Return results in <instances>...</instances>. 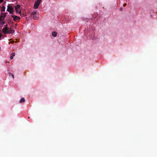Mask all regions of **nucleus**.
<instances>
[{"mask_svg":"<svg viewBox=\"0 0 157 157\" xmlns=\"http://www.w3.org/2000/svg\"><path fill=\"white\" fill-rule=\"evenodd\" d=\"M41 0H37L34 3V8L35 9H37L38 8L40 4Z\"/></svg>","mask_w":157,"mask_h":157,"instance_id":"1","label":"nucleus"},{"mask_svg":"<svg viewBox=\"0 0 157 157\" xmlns=\"http://www.w3.org/2000/svg\"><path fill=\"white\" fill-rule=\"evenodd\" d=\"M7 10L9 12L10 14H12L14 11L13 8L12 6H8Z\"/></svg>","mask_w":157,"mask_h":157,"instance_id":"2","label":"nucleus"},{"mask_svg":"<svg viewBox=\"0 0 157 157\" xmlns=\"http://www.w3.org/2000/svg\"><path fill=\"white\" fill-rule=\"evenodd\" d=\"M20 7V6L19 5H17L15 6V8L16 11V12L17 13H21V11L20 10H19Z\"/></svg>","mask_w":157,"mask_h":157,"instance_id":"3","label":"nucleus"},{"mask_svg":"<svg viewBox=\"0 0 157 157\" xmlns=\"http://www.w3.org/2000/svg\"><path fill=\"white\" fill-rule=\"evenodd\" d=\"M11 17L13 18V20L14 21H17V20H18L20 19V17L15 15H13Z\"/></svg>","mask_w":157,"mask_h":157,"instance_id":"4","label":"nucleus"},{"mask_svg":"<svg viewBox=\"0 0 157 157\" xmlns=\"http://www.w3.org/2000/svg\"><path fill=\"white\" fill-rule=\"evenodd\" d=\"M2 32L5 34L8 33V28L6 26L3 28L2 29Z\"/></svg>","mask_w":157,"mask_h":157,"instance_id":"5","label":"nucleus"},{"mask_svg":"<svg viewBox=\"0 0 157 157\" xmlns=\"http://www.w3.org/2000/svg\"><path fill=\"white\" fill-rule=\"evenodd\" d=\"M25 101V99L24 98H21L19 101V102L20 103L22 102H24Z\"/></svg>","mask_w":157,"mask_h":157,"instance_id":"6","label":"nucleus"},{"mask_svg":"<svg viewBox=\"0 0 157 157\" xmlns=\"http://www.w3.org/2000/svg\"><path fill=\"white\" fill-rule=\"evenodd\" d=\"M52 35L54 37H56L57 35V33L55 32H53L52 33Z\"/></svg>","mask_w":157,"mask_h":157,"instance_id":"7","label":"nucleus"},{"mask_svg":"<svg viewBox=\"0 0 157 157\" xmlns=\"http://www.w3.org/2000/svg\"><path fill=\"white\" fill-rule=\"evenodd\" d=\"M14 32V30H13V29H10V33L12 34Z\"/></svg>","mask_w":157,"mask_h":157,"instance_id":"8","label":"nucleus"},{"mask_svg":"<svg viewBox=\"0 0 157 157\" xmlns=\"http://www.w3.org/2000/svg\"><path fill=\"white\" fill-rule=\"evenodd\" d=\"M36 11H34L32 12L31 13V15H34V14H36Z\"/></svg>","mask_w":157,"mask_h":157,"instance_id":"9","label":"nucleus"},{"mask_svg":"<svg viewBox=\"0 0 157 157\" xmlns=\"http://www.w3.org/2000/svg\"><path fill=\"white\" fill-rule=\"evenodd\" d=\"M5 8L4 6H3V7L2 8L1 11L2 12H4L5 11Z\"/></svg>","mask_w":157,"mask_h":157,"instance_id":"10","label":"nucleus"},{"mask_svg":"<svg viewBox=\"0 0 157 157\" xmlns=\"http://www.w3.org/2000/svg\"><path fill=\"white\" fill-rule=\"evenodd\" d=\"M10 76L11 75L13 77V78H14V76L13 74H11V73H9Z\"/></svg>","mask_w":157,"mask_h":157,"instance_id":"11","label":"nucleus"},{"mask_svg":"<svg viewBox=\"0 0 157 157\" xmlns=\"http://www.w3.org/2000/svg\"><path fill=\"white\" fill-rule=\"evenodd\" d=\"M13 56H11L10 57V59H13Z\"/></svg>","mask_w":157,"mask_h":157,"instance_id":"12","label":"nucleus"},{"mask_svg":"<svg viewBox=\"0 0 157 157\" xmlns=\"http://www.w3.org/2000/svg\"><path fill=\"white\" fill-rule=\"evenodd\" d=\"M126 5H127V4H126V3H124V4H123V6H124V7H125V6H126Z\"/></svg>","mask_w":157,"mask_h":157,"instance_id":"13","label":"nucleus"},{"mask_svg":"<svg viewBox=\"0 0 157 157\" xmlns=\"http://www.w3.org/2000/svg\"><path fill=\"white\" fill-rule=\"evenodd\" d=\"M15 53H13L11 54V55L12 56H15Z\"/></svg>","mask_w":157,"mask_h":157,"instance_id":"14","label":"nucleus"},{"mask_svg":"<svg viewBox=\"0 0 157 157\" xmlns=\"http://www.w3.org/2000/svg\"><path fill=\"white\" fill-rule=\"evenodd\" d=\"M123 10V8H121L120 9V10L121 11H122V10Z\"/></svg>","mask_w":157,"mask_h":157,"instance_id":"15","label":"nucleus"},{"mask_svg":"<svg viewBox=\"0 0 157 157\" xmlns=\"http://www.w3.org/2000/svg\"><path fill=\"white\" fill-rule=\"evenodd\" d=\"M2 0H0V3L2 2Z\"/></svg>","mask_w":157,"mask_h":157,"instance_id":"16","label":"nucleus"},{"mask_svg":"<svg viewBox=\"0 0 157 157\" xmlns=\"http://www.w3.org/2000/svg\"><path fill=\"white\" fill-rule=\"evenodd\" d=\"M2 36L1 35H0V38Z\"/></svg>","mask_w":157,"mask_h":157,"instance_id":"17","label":"nucleus"},{"mask_svg":"<svg viewBox=\"0 0 157 157\" xmlns=\"http://www.w3.org/2000/svg\"><path fill=\"white\" fill-rule=\"evenodd\" d=\"M1 20V18H0V20Z\"/></svg>","mask_w":157,"mask_h":157,"instance_id":"18","label":"nucleus"}]
</instances>
